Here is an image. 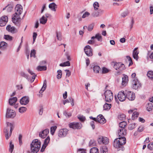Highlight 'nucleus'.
Returning <instances> with one entry per match:
<instances>
[{"mask_svg":"<svg viewBox=\"0 0 153 153\" xmlns=\"http://www.w3.org/2000/svg\"><path fill=\"white\" fill-rule=\"evenodd\" d=\"M15 13L12 16V21L16 26L19 27L21 24V19L20 16L23 11L22 6L20 4L16 5L15 7Z\"/></svg>","mask_w":153,"mask_h":153,"instance_id":"nucleus-1","label":"nucleus"},{"mask_svg":"<svg viewBox=\"0 0 153 153\" xmlns=\"http://www.w3.org/2000/svg\"><path fill=\"white\" fill-rule=\"evenodd\" d=\"M126 142V139L124 136L119 137L118 138L114 140L113 145L118 151H123L124 150L123 146L125 144Z\"/></svg>","mask_w":153,"mask_h":153,"instance_id":"nucleus-2","label":"nucleus"},{"mask_svg":"<svg viewBox=\"0 0 153 153\" xmlns=\"http://www.w3.org/2000/svg\"><path fill=\"white\" fill-rule=\"evenodd\" d=\"M41 146V142L37 139L33 140L30 144L31 152L33 153H37L39 151Z\"/></svg>","mask_w":153,"mask_h":153,"instance_id":"nucleus-3","label":"nucleus"},{"mask_svg":"<svg viewBox=\"0 0 153 153\" xmlns=\"http://www.w3.org/2000/svg\"><path fill=\"white\" fill-rule=\"evenodd\" d=\"M104 95L105 97V101L107 102H110L113 99L112 93L110 90H107L105 91Z\"/></svg>","mask_w":153,"mask_h":153,"instance_id":"nucleus-4","label":"nucleus"},{"mask_svg":"<svg viewBox=\"0 0 153 153\" xmlns=\"http://www.w3.org/2000/svg\"><path fill=\"white\" fill-rule=\"evenodd\" d=\"M114 68L116 70L122 71L126 69L125 65L120 62H116L114 65Z\"/></svg>","mask_w":153,"mask_h":153,"instance_id":"nucleus-5","label":"nucleus"},{"mask_svg":"<svg viewBox=\"0 0 153 153\" xmlns=\"http://www.w3.org/2000/svg\"><path fill=\"white\" fill-rule=\"evenodd\" d=\"M69 126L74 129H79L82 127V124L79 122H73L69 124Z\"/></svg>","mask_w":153,"mask_h":153,"instance_id":"nucleus-6","label":"nucleus"},{"mask_svg":"<svg viewBox=\"0 0 153 153\" xmlns=\"http://www.w3.org/2000/svg\"><path fill=\"white\" fill-rule=\"evenodd\" d=\"M84 51L86 54L88 56H91L93 55L92 49L89 45H87L84 48Z\"/></svg>","mask_w":153,"mask_h":153,"instance_id":"nucleus-7","label":"nucleus"},{"mask_svg":"<svg viewBox=\"0 0 153 153\" xmlns=\"http://www.w3.org/2000/svg\"><path fill=\"white\" fill-rule=\"evenodd\" d=\"M16 116L15 111L13 110L7 108V110L6 117L8 118H13Z\"/></svg>","mask_w":153,"mask_h":153,"instance_id":"nucleus-8","label":"nucleus"},{"mask_svg":"<svg viewBox=\"0 0 153 153\" xmlns=\"http://www.w3.org/2000/svg\"><path fill=\"white\" fill-rule=\"evenodd\" d=\"M132 88L134 89L137 90L141 86V83L138 80L136 79H134L132 82Z\"/></svg>","mask_w":153,"mask_h":153,"instance_id":"nucleus-9","label":"nucleus"},{"mask_svg":"<svg viewBox=\"0 0 153 153\" xmlns=\"http://www.w3.org/2000/svg\"><path fill=\"white\" fill-rule=\"evenodd\" d=\"M117 98L121 102L124 101L126 97V95L125 94L123 91L119 92L118 94Z\"/></svg>","mask_w":153,"mask_h":153,"instance_id":"nucleus-10","label":"nucleus"},{"mask_svg":"<svg viewBox=\"0 0 153 153\" xmlns=\"http://www.w3.org/2000/svg\"><path fill=\"white\" fill-rule=\"evenodd\" d=\"M8 20V17L6 16H3L0 18V26L3 27L6 24Z\"/></svg>","mask_w":153,"mask_h":153,"instance_id":"nucleus-11","label":"nucleus"},{"mask_svg":"<svg viewBox=\"0 0 153 153\" xmlns=\"http://www.w3.org/2000/svg\"><path fill=\"white\" fill-rule=\"evenodd\" d=\"M126 97L128 99L131 101L133 100L135 98V94L133 92L130 91H128L126 93Z\"/></svg>","mask_w":153,"mask_h":153,"instance_id":"nucleus-12","label":"nucleus"},{"mask_svg":"<svg viewBox=\"0 0 153 153\" xmlns=\"http://www.w3.org/2000/svg\"><path fill=\"white\" fill-rule=\"evenodd\" d=\"M68 130L66 128L60 129L58 132V136L60 137H65L68 133Z\"/></svg>","mask_w":153,"mask_h":153,"instance_id":"nucleus-13","label":"nucleus"},{"mask_svg":"<svg viewBox=\"0 0 153 153\" xmlns=\"http://www.w3.org/2000/svg\"><path fill=\"white\" fill-rule=\"evenodd\" d=\"M98 141L100 144H106L109 142L108 138L105 137H99Z\"/></svg>","mask_w":153,"mask_h":153,"instance_id":"nucleus-14","label":"nucleus"},{"mask_svg":"<svg viewBox=\"0 0 153 153\" xmlns=\"http://www.w3.org/2000/svg\"><path fill=\"white\" fill-rule=\"evenodd\" d=\"M6 29L7 31L12 33H16L18 32V30L14 27H11L10 25H7L6 27Z\"/></svg>","mask_w":153,"mask_h":153,"instance_id":"nucleus-15","label":"nucleus"},{"mask_svg":"<svg viewBox=\"0 0 153 153\" xmlns=\"http://www.w3.org/2000/svg\"><path fill=\"white\" fill-rule=\"evenodd\" d=\"M51 15L48 13H46L45 16H43L40 19V22L41 24H45L47 22V18L49 17Z\"/></svg>","mask_w":153,"mask_h":153,"instance_id":"nucleus-16","label":"nucleus"},{"mask_svg":"<svg viewBox=\"0 0 153 153\" xmlns=\"http://www.w3.org/2000/svg\"><path fill=\"white\" fill-rule=\"evenodd\" d=\"M49 130L48 129H46L42 132L39 133V136L42 138H44L46 137L48 134L49 133Z\"/></svg>","mask_w":153,"mask_h":153,"instance_id":"nucleus-17","label":"nucleus"},{"mask_svg":"<svg viewBox=\"0 0 153 153\" xmlns=\"http://www.w3.org/2000/svg\"><path fill=\"white\" fill-rule=\"evenodd\" d=\"M29 102V98L27 97H24L20 99V102L22 105H26L28 104Z\"/></svg>","mask_w":153,"mask_h":153,"instance_id":"nucleus-18","label":"nucleus"},{"mask_svg":"<svg viewBox=\"0 0 153 153\" xmlns=\"http://www.w3.org/2000/svg\"><path fill=\"white\" fill-rule=\"evenodd\" d=\"M118 133L119 137L124 136L127 134L126 130L125 128H119Z\"/></svg>","mask_w":153,"mask_h":153,"instance_id":"nucleus-19","label":"nucleus"},{"mask_svg":"<svg viewBox=\"0 0 153 153\" xmlns=\"http://www.w3.org/2000/svg\"><path fill=\"white\" fill-rule=\"evenodd\" d=\"M97 122L102 124L104 123L106 121L104 117L102 114H100L97 116Z\"/></svg>","mask_w":153,"mask_h":153,"instance_id":"nucleus-20","label":"nucleus"},{"mask_svg":"<svg viewBox=\"0 0 153 153\" xmlns=\"http://www.w3.org/2000/svg\"><path fill=\"white\" fill-rule=\"evenodd\" d=\"M128 81V77L126 75H124V77L122 78V85L123 86H125L127 85Z\"/></svg>","mask_w":153,"mask_h":153,"instance_id":"nucleus-21","label":"nucleus"},{"mask_svg":"<svg viewBox=\"0 0 153 153\" xmlns=\"http://www.w3.org/2000/svg\"><path fill=\"white\" fill-rule=\"evenodd\" d=\"M103 10H100L98 11H94L91 14V16L94 17H96L98 16L100 14H102L103 13Z\"/></svg>","mask_w":153,"mask_h":153,"instance_id":"nucleus-22","label":"nucleus"},{"mask_svg":"<svg viewBox=\"0 0 153 153\" xmlns=\"http://www.w3.org/2000/svg\"><path fill=\"white\" fill-rule=\"evenodd\" d=\"M7 46V44L4 42L1 41L0 43V49L1 50L6 49Z\"/></svg>","mask_w":153,"mask_h":153,"instance_id":"nucleus-23","label":"nucleus"},{"mask_svg":"<svg viewBox=\"0 0 153 153\" xmlns=\"http://www.w3.org/2000/svg\"><path fill=\"white\" fill-rule=\"evenodd\" d=\"M137 48H135L133 52V57L137 60L138 59V54L139 53V51L137 50Z\"/></svg>","mask_w":153,"mask_h":153,"instance_id":"nucleus-24","label":"nucleus"},{"mask_svg":"<svg viewBox=\"0 0 153 153\" xmlns=\"http://www.w3.org/2000/svg\"><path fill=\"white\" fill-rule=\"evenodd\" d=\"M17 101V98L16 97H13L9 99V104L11 105H13L15 104Z\"/></svg>","mask_w":153,"mask_h":153,"instance_id":"nucleus-25","label":"nucleus"},{"mask_svg":"<svg viewBox=\"0 0 153 153\" xmlns=\"http://www.w3.org/2000/svg\"><path fill=\"white\" fill-rule=\"evenodd\" d=\"M95 38L97 39L100 42H101L102 40V37L101 35L99 34H97L95 36L91 37V39H94Z\"/></svg>","mask_w":153,"mask_h":153,"instance_id":"nucleus-26","label":"nucleus"},{"mask_svg":"<svg viewBox=\"0 0 153 153\" xmlns=\"http://www.w3.org/2000/svg\"><path fill=\"white\" fill-rule=\"evenodd\" d=\"M47 86V81L45 80L44 81L43 85L41 88V90L39 92V93L41 94L46 89Z\"/></svg>","mask_w":153,"mask_h":153,"instance_id":"nucleus-27","label":"nucleus"},{"mask_svg":"<svg viewBox=\"0 0 153 153\" xmlns=\"http://www.w3.org/2000/svg\"><path fill=\"white\" fill-rule=\"evenodd\" d=\"M100 153H108V149L106 146H104L100 148Z\"/></svg>","mask_w":153,"mask_h":153,"instance_id":"nucleus-28","label":"nucleus"},{"mask_svg":"<svg viewBox=\"0 0 153 153\" xmlns=\"http://www.w3.org/2000/svg\"><path fill=\"white\" fill-rule=\"evenodd\" d=\"M20 75L21 76L25 78L28 80H29L30 79V77L28 75L23 71H21L20 73Z\"/></svg>","mask_w":153,"mask_h":153,"instance_id":"nucleus-29","label":"nucleus"},{"mask_svg":"<svg viewBox=\"0 0 153 153\" xmlns=\"http://www.w3.org/2000/svg\"><path fill=\"white\" fill-rule=\"evenodd\" d=\"M7 127L9 126L10 127V136H11L12 134V131L14 128L12 124L9 122H7Z\"/></svg>","mask_w":153,"mask_h":153,"instance_id":"nucleus-30","label":"nucleus"},{"mask_svg":"<svg viewBox=\"0 0 153 153\" xmlns=\"http://www.w3.org/2000/svg\"><path fill=\"white\" fill-rule=\"evenodd\" d=\"M147 110L150 111L152 110L153 109V105L152 102L148 103L147 105Z\"/></svg>","mask_w":153,"mask_h":153,"instance_id":"nucleus-31","label":"nucleus"},{"mask_svg":"<svg viewBox=\"0 0 153 153\" xmlns=\"http://www.w3.org/2000/svg\"><path fill=\"white\" fill-rule=\"evenodd\" d=\"M111 106V104L106 103L103 105V109L104 110H109L110 109Z\"/></svg>","mask_w":153,"mask_h":153,"instance_id":"nucleus-32","label":"nucleus"},{"mask_svg":"<svg viewBox=\"0 0 153 153\" xmlns=\"http://www.w3.org/2000/svg\"><path fill=\"white\" fill-rule=\"evenodd\" d=\"M56 5L54 3H52L50 4L49 5V7L51 9V10L54 11H56V10L55 9Z\"/></svg>","mask_w":153,"mask_h":153,"instance_id":"nucleus-33","label":"nucleus"},{"mask_svg":"<svg viewBox=\"0 0 153 153\" xmlns=\"http://www.w3.org/2000/svg\"><path fill=\"white\" fill-rule=\"evenodd\" d=\"M93 70L94 73H99V71H100V68L99 66L95 65L94 67Z\"/></svg>","mask_w":153,"mask_h":153,"instance_id":"nucleus-34","label":"nucleus"},{"mask_svg":"<svg viewBox=\"0 0 153 153\" xmlns=\"http://www.w3.org/2000/svg\"><path fill=\"white\" fill-rule=\"evenodd\" d=\"M36 69L38 71H45L47 69V67L46 66H38L37 67Z\"/></svg>","mask_w":153,"mask_h":153,"instance_id":"nucleus-35","label":"nucleus"},{"mask_svg":"<svg viewBox=\"0 0 153 153\" xmlns=\"http://www.w3.org/2000/svg\"><path fill=\"white\" fill-rule=\"evenodd\" d=\"M9 128H5L4 130V132L5 133V137L7 140H8L9 139L11 136H10V134L9 135Z\"/></svg>","mask_w":153,"mask_h":153,"instance_id":"nucleus-36","label":"nucleus"},{"mask_svg":"<svg viewBox=\"0 0 153 153\" xmlns=\"http://www.w3.org/2000/svg\"><path fill=\"white\" fill-rule=\"evenodd\" d=\"M127 125L126 123L124 121L120 122L119 124V128H125Z\"/></svg>","mask_w":153,"mask_h":153,"instance_id":"nucleus-37","label":"nucleus"},{"mask_svg":"<svg viewBox=\"0 0 153 153\" xmlns=\"http://www.w3.org/2000/svg\"><path fill=\"white\" fill-rule=\"evenodd\" d=\"M90 153H99L98 149L96 147H93L90 149Z\"/></svg>","mask_w":153,"mask_h":153,"instance_id":"nucleus-38","label":"nucleus"},{"mask_svg":"<svg viewBox=\"0 0 153 153\" xmlns=\"http://www.w3.org/2000/svg\"><path fill=\"white\" fill-rule=\"evenodd\" d=\"M14 148L13 144H12V142L10 141L9 144V151L11 153H12L13 151Z\"/></svg>","mask_w":153,"mask_h":153,"instance_id":"nucleus-39","label":"nucleus"},{"mask_svg":"<svg viewBox=\"0 0 153 153\" xmlns=\"http://www.w3.org/2000/svg\"><path fill=\"white\" fill-rule=\"evenodd\" d=\"M4 38L6 40L10 41H12L13 39V37L12 36L8 35H4Z\"/></svg>","mask_w":153,"mask_h":153,"instance_id":"nucleus-40","label":"nucleus"},{"mask_svg":"<svg viewBox=\"0 0 153 153\" xmlns=\"http://www.w3.org/2000/svg\"><path fill=\"white\" fill-rule=\"evenodd\" d=\"M70 65V63L68 61H66L59 64V66L61 67L69 66Z\"/></svg>","mask_w":153,"mask_h":153,"instance_id":"nucleus-41","label":"nucleus"},{"mask_svg":"<svg viewBox=\"0 0 153 153\" xmlns=\"http://www.w3.org/2000/svg\"><path fill=\"white\" fill-rule=\"evenodd\" d=\"M27 110V108L25 107H20L19 109V112L21 113L25 112Z\"/></svg>","mask_w":153,"mask_h":153,"instance_id":"nucleus-42","label":"nucleus"},{"mask_svg":"<svg viewBox=\"0 0 153 153\" xmlns=\"http://www.w3.org/2000/svg\"><path fill=\"white\" fill-rule=\"evenodd\" d=\"M139 114L138 112H135L133 113L132 116V119L133 120H134L137 117L139 116Z\"/></svg>","mask_w":153,"mask_h":153,"instance_id":"nucleus-43","label":"nucleus"},{"mask_svg":"<svg viewBox=\"0 0 153 153\" xmlns=\"http://www.w3.org/2000/svg\"><path fill=\"white\" fill-rule=\"evenodd\" d=\"M13 8V6L11 4H8L7 6V11L8 12H10L12 10Z\"/></svg>","mask_w":153,"mask_h":153,"instance_id":"nucleus-44","label":"nucleus"},{"mask_svg":"<svg viewBox=\"0 0 153 153\" xmlns=\"http://www.w3.org/2000/svg\"><path fill=\"white\" fill-rule=\"evenodd\" d=\"M136 123H135L133 124H130L128 127V129L131 130L134 128L136 127Z\"/></svg>","mask_w":153,"mask_h":153,"instance_id":"nucleus-45","label":"nucleus"},{"mask_svg":"<svg viewBox=\"0 0 153 153\" xmlns=\"http://www.w3.org/2000/svg\"><path fill=\"white\" fill-rule=\"evenodd\" d=\"M147 76L150 79L153 78V71H149L147 73Z\"/></svg>","mask_w":153,"mask_h":153,"instance_id":"nucleus-46","label":"nucleus"},{"mask_svg":"<svg viewBox=\"0 0 153 153\" xmlns=\"http://www.w3.org/2000/svg\"><path fill=\"white\" fill-rule=\"evenodd\" d=\"M128 14V10H126L122 13L121 14V16L122 17L124 18L127 16Z\"/></svg>","mask_w":153,"mask_h":153,"instance_id":"nucleus-47","label":"nucleus"},{"mask_svg":"<svg viewBox=\"0 0 153 153\" xmlns=\"http://www.w3.org/2000/svg\"><path fill=\"white\" fill-rule=\"evenodd\" d=\"M78 119L82 122H83L85 121V117H84L83 115H78Z\"/></svg>","mask_w":153,"mask_h":153,"instance_id":"nucleus-48","label":"nucleus"},{"mask_svg":"<svg viewBox=\"0 0 153 153\" xmlns=\"http://www.w3.org/2000/svg\"><path fill=\"white\" fill-rule=\"evenodd\" d=\"M57 127L56 126H54L51 127V133L52 135H53L54 134L56 129Z\"/></svg>","mask_w":153,"mask_h":153,"instance_id":"nucleus-49","label":"nucleus"},{"mask_svg":"<svg viewBox=\"0 0 153 153\" xmlns=\"http://www.w3.org/2000/svg\"><path fill=\"white\" fill-rule=\"evenodd\" d=\"M58 74L57 75V78L58 79H60L62 77V71L60 70H59L57 71Z\"/></svg>","mask_w":153,"mask_h":153,"instance_id":"nucleus-50","label":"nucleus"},{"mask_svg":"<svg viewBox=\"0 0 153 153\" xmlns=\"http://www.w3.org/2000/svg\"><path fill=\"white\" fill-rule=\"evenodd\" d=\"M63 114L67 118H69L71 116V114L70 112L68 113L66 111L64 112Z\"/></svg>","mask_w":153,"mask_h":153,"instance_id":"nucleus-51","label":"nucleus"},{"mask_svg":"<svg viewBox=\"0 0 153 153\" xmlns=\"http://www.w3.org/2000/svg\"><path fill=\"white\" fill-rule=\"evenodd\" d=\"M94 26V23L89 25L87 27L88 30L89 31H91L93 29Z\"/></svg>","mask_w":153,"mask_h":153,"instance_id":"nucleus-52","label":"nucleus"},{"mask_svg":"<svg viewBox=\"0 0 153 153\" xmlns=\"http://www.w3.org/2000/svg\"><path fill=\"white\" fill-rule=\"evenodd\" d=\"M50 140V138L49 136L47 137V138L45 140L44 144L47 145H48Z\"/></svg>","mask_w":153,"mask_h":153,"instance_id":"nucleus-53","label":"nucleus"},{"mask_svg":"<svg viewBox=\"0 0 153 153\" xmlns=\"http://www.w3.org/2000/svg\"><path fill=\"white\" fill-rule=\"evenodd\" d=\"M93 6L95 10L98 9L99 7V4L98 2H95L93 4Z\"/></svg>","mask_w":153,"mask_h":153,"instance_id":"nucleus-54","label":"nucleus"},{"mask_svg":"<svg viewBox=\"0 0 153 153\" xmlns=\"http://www.w3.org/2000/svg\"><path fill=\"white\" fill-rule=\"evenodd\" d=\"M36 52V51L34 50H32L31 51V52L30 54V56L31 57H33L34 58L35 57V55Z\"/></svg>","mask_w":153,"mask_h":153,"instance_id":"nucleus-55","label":"nucleus"},{"mask_svg":"<svg viewBox=\"0 0 153 153\" xmlns=\"http://www.w3.org/2000/svg\"><path fill=\"white\" fill-rule=\"evenodd\" d=\"M109 70L107 68L103 67L102 68V74H106L109 72Z\"/></svg>","mask_w":153,"mask_h":153,"instance_id":"nucleus-56","label":"nucleus"},{"mask_svg":"<svg viewBox=\"0 0 153 153\" xmlns=\"http://www.w3.org/2000/svg\"><path fill=\"white\" fill-rule=\"evenodd\" d=\"M126 117V116L125 114H120L118 117L119 119L121 120H124Z\"/></svg>","mask_w":153,"mask_h":153,"instance_id":"nucleus-57","label":"nucleus"},{"mask_svg":"<svg viewBox=\"0 0 153 153\" xmlns=\"http://www.w3.org/2000/svg\"><path fill=\"white\" fill-rule=\"evenodd\" d=\"M90 15V13L88 12H85L82 16V18L83 19L85 18L86 17Z\"/></svg>","mask_w":153,"mask_h":153,"instance_id":"nucleus-58","label":"nucleus"},{"mask_svg":"<svg viewBox=\"0 0 153 153\" xmlns=\"http://www.w3.org/2000/svg\"><path fill=\"white\" fill-rule=\"evenodd\" d=\"M56 37L59 40H61L62 39L61 34L60 33L56 32Z\"/></svg>","mask_w":153,"mask_h":153,"instance_id":"nucleus-59","label":"nucleus"},{"mask_svg":"<svg viewBox=\"0 0 153 153\" xmlns=\"http://www.w3.org/2000/svg\"><path fill=\"white\" fill-rule=\"evenodd\" d=\"M127 58L128 59V61L129 62V66L133 64V62L131 58L129 56H127Z\"/></svg>","mask_w":153,"mask_h":153,"instance_id":"nucleus-60","label":"nucleus"},{"mask_svg":"<svg viewBox=\"0 0 153 153\" xmlns=\"http://www.w3.org/2000/svg\"><path fill=\"white\" fill-rule=\"evenodd\" d=\"M147 148L149 150H152L153 149V143H151L147 146Z\"/></svg>","mask_w":153,"mask_h":153,"instance_id":"nucleus-61","label":"nucleus"},{"mask_svg":"<svg viewBox=\"0 0 153 153\" xmlns=\"http://www.w3.org/2000/svg\"><path fill=\"white\" fill-rule=\"evenodd\" d=\"M144 129V127L143 126H140L138 128L137 131L139 132H142Z\"/></svg>","mask_w":153,"mask_h":153,"instance_id":"nucleus-62","label":"nucleus"},{"mask_svg":"<svg viewBox=\"0 0 153 153\" xmlns=\"http://www.w3.org/2000/svg\"><path fill=\"white\" fill-rule=\"evenodd\" d=\"M48 145H46L45 144H43L42 145L40 150V151L42 152H43L44 151L45 149L46 148V147Z\"/></svg>","mask_w":153,"mask_h":153,"instance_id":"nucleus-63","label":"nucleus"},{"mask_svg":"<svg viewBox=\"0 0 153 153\" xmlns=\"http://www.w3.org/2000/svg\"><path fill=\"white\" fill-rule=\"evenodd\" d=\"M43 107L42 106H41L39 110V115H42L43 112Z\"/></svg>","mask_w":153,"mask_h":153,"instance_id":"nucleus-64","label":"nucleus"}]
</instances>
